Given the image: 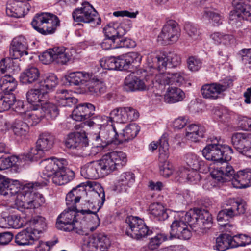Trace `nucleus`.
<instances>
[{
	"instance_id": "f257e3e1",
	"label": "nucleus",
	"mask_w": 251,
	"mask_h": 251,
	"mask_svg": "<svg viewBox=\"0 0 251 251\" xmlns=\"http://www.w3.org/2000/svg\"><path fill=\"white\" fill-rule=\"evenodd\" d=\"M46 185L44 182L29 183L20 191L19 184L17 180L12 181L0 175V194L4 196H12L17 194L15 205L17 209L23 212L25 209H34L45 202L43 195L34 190Z\"/></svg>"
},
{
	"instance_id": "f03ea898",
	"label": "nucleus",
	"mask_w": 251,
	"mask_h": 251,
	"mask_svg": "<svg viewBox=\"0 0 251 251\" xmlns=\"http://www.w3.org/2000/svg\"><path fill=\"white\" fill-rule=\"evenodd\" d=\"M191 213L182 211L176 213L170 226L169 238L188 240L192 235L191 226H195L191 217Z\"/></svg>"
},
{
	"instance_id": "7ed1b4c3",
	"label": "nucleus",
	"mask_w": 251,
	"mask_h": 251,
	"mask_svg": "<svg viewBox=\"0 0 251 251\" xmlns=\"http://www.w3.org/2000/svg\"><path fill=\"white\" fill-rule=\"evenodd\" d=\"M33 28L43 35L53 34L60 25V21L55 14L48 12L37 13L31 23Z\"/></svg>"
},
{
	"instance_id": "20e7f679",
	"label": "nucleus",
	"mask_w": 251,
	"mask_h": 251,
	"mask_svg": "<svg viewBox=\"0 0 251 251\" xmlns=\"http://www.w3.org/2000/svg\"><path fill=\"white\" fill-rule=\"evenodd\" d=\"M202 152L203 156L207 160L222 162L231 160L233 150L227 145L213 143L206 146Z\"/></svg>"
},
{
	"instance_id": "39448f33",
	"label": "nucleus",
	"mask_w": 251,
	"mask_h": 251,
	"mask_svg": "<svg viewBox=\"0 0 251 251\" xmlns=\"http://www.w3.org/2000/svg\"><path fill=\"white\" fill-rule=\"evenodd\" d=\"M126 160V155L125 152L115 151L105 153L97 161L100 166L102 173L105 176L124 166Z\"/></svg>"
},
{
	"instance_id": "423d86ee",
	"label": "nucleus",
	"mask_w": 251,
	"mask_h": 251,
	"mask_svg": "<svg viewBox=\"0 0 251 251\" xmlns=\"http://www.w3.org/2000/svg\"><path fill=\"white\" fill-rule=\"evenodd\" d=\"M185 78L183 72L176 73H164L156 74L152 80V87L155 88L158 92L155 94L156 96H161L162 92L164 90L166 86L175 84L180 85L182 84Z\"/></svg>"
},
{
	"instance_id": "0eeeda50",
	"label": "nucleus",
	"mask_w": 251,
	"mask_h": 251,
	"mask_svg": "<svg viewBox=\"0 0 251 251\" xmlns=\"http://www.w3.org/2000/svg\"><path fill=\"white\" fill-rule=\"evenodd\" d=\"M54 138L49 133L41 134L36 142V148H31L30 151L24 154L23 159L25 161H35L41 158L44 151L51 149L54 144Z\"/></svg>"
},
{
	"instance_id": "6e6552de",
	"label": "nucleus",
	"mask_w": 251,
	"mask_h": 251,
	"mask_svg": "<svg viewBox=\"0 0 251 251\" xmlns=\"http://www.w3.org/2000/svg\"><path fill=\"white\" fill-rule=\"evenodd\" d=\"M126 234L133 239L140 240L152 234L151 229L138 217L129 216L125 221Z\"/></svg>"
},
{
	"instance_id": "1a4fd4ad",
	"label": "nucleus",
	"mask_w": 251,
	"mask_h": 251,
	"mask_svg": "<svg viewBox=\"0 0 251 251\" xmlns=\"http://www.w3.org/2000/svg\"><path fill=\"white\" fill-rule=\"evenodd\" d=\"M227 208L220 211L217 215V221L221 226H226L229 218H232L239 215L244 214L246 211V204L244 201L239 199H229L226 202Z\"/></svg>"
},
{
	"instance_id": "9d476101",
	"label": "nucleus",
	"mask_w": 251,
	"mask_h": 251,
	"mask_svg": "<svg viewBox=\"0 0 251 251\" xmlns=\"http://www.w3.org/2000/svg\"><path fill=\"white\" fill-rule=\"evenodd\" d=\"M150 68H158L159 70L168 68H175L180 65L181 58L179 54L175 52H169L167 54L150 55L147 58Z\"/></svg>"
},
{
	"instance_id": "9b49d317",
	"label": "nucleus",
	"mask_w": 251,
	"mask_h": 251,
	"mask_svg": "<svg viewBox=\"0 0 251 251\" xmlns=\"http://www.w3.org/2000/svg\"><path fill=\"white\" fill-rule=\"evenodd\" d=\"M74 20L76 22L93 23L95 25L100 24V18L98 12L88 2L82 4L80 8H76L72 13Z\"/></svg>"
},
{
	"instance_id": "f8f14e48",
	"label": "nucleus",
	"mask_w": 251,
	"mask_h": 251,
	"mask_svg": "<svg viewBox=\"0 0 251 251\" xmlns=\"http://www.w3.org/2000/svg\"><path fill=\"white\" fill-rule=\"evenodd\" d=\"M77 209L69 208L64 210L58 217L56 223V227L61 230L66 232L75 231L78 232L75 227L77 222L78 213L81 212Z\"/></svg>"
},
{
	"instance_id": "ddd939ff",
	"label": "nucleus",
	"mask_w": 251,
	"mask_h": 251,
	"mask_svg": "<svg viewBox=\"0 0 251 251\" xmlns=\"http://www.w3.org/2000/svg\"><path fill=\"white\" fill-rule=\"evenodd\" d=\"M90 199L86 200L83 204L86 209L80 210L81 214H96L103 206L105 201V193L102 187L99 186L98 190H93L90 193Z\"/></svg>"
},
{
	"instance_id": "4468645a",
	"label": "nucleus",
	"mask_w": 251,
	"mask_h": 251,
	"mask_svg": "<svg viewBox=\"0 0 251 251\" xmlns=\"http://www.w3.org/2000/svg\"><path fill=\"white\" fill-rule=\"evenodd\" d=\"M110 245L106 235L99 234L96 236L84 237L81 245L82 251H105Z\"/></svg>"
},
{
	"instance_id": "2eb2a0df",
	"label": "nucleus",
	"mask_w": 251,
	"mask_h": 251,
	"mask_svg": "<svg viewBox=\"0 0 251 251\" xmlns=\"http://www.w3.org/2000/svg\"><path fill=\"white\" fill-rule=\"evenodd\" d=\"M232 85V81L230 79H226L220 82L207 83L202 86L201 93L205 99L216 100L219 97L220 94Z\"/></svg>"
},
{
	"instance_id": "dca6fc26",
	"label": "nucleus",
	"mask_w": 251,
	"mask_h": 251,
	"mask_svg": "<svg viewBox=\"0 0 251 251\" xmlns=\"http://www.w3.org/2000/svg\"><path fill=\"white\" fill-rule=\"evenodd\" d=\"M139 116L138 111L132 107H119L110 112L109 119V122H116L121 126V124L136 120Z\"/></svg>"
},
{
	"instance_id": "f3484780",
	"label": "nucleus",
	"mask_w": 251,
	"mask_h": 251,
	"mask_svg": "<svg viewBox=\"0 0 251 251\" xmlns=\"http://www.w3.org/2000/svg\"><path fill=\"white\" fill-rule=\"evenodd\" d=\"M245 19L251 22V6L244 3H239L229 15V23L233 25L239 27L242 21Z\"/></svg>"
},
{
	"instance_id": "a211bd4d",
	"label": "nucleus",
	"mask_w": 251,
	"mask_h": 251,
	"mask_svg": "<svg viewBox=\"0 0 251 251\" xmlns=\"http://www.w3.org/2000/svg\"><path fill=\"white\" fill-rule=\"evenodd\" d=\"M231 142L233 147L239 152L251 158V133H234L232 136Z\"/></svg>"
},
{
	"instance_id": "6ab92c4d",
	"label": "nucleus",
	"mask_w": 251,
	"mask_h": 251,
	"mask_svg": "<svg viewBox=\"0 0 251 251\" xmlns=\"http://www.w3.org/2000/svg\"><path fill=\"white\" fill-rule=\"evenodd\" d=\"M180 33L177 23L174 20H170L164 25L158 38L166 42H176L179 38Z\"/></svg>"
},
{
	"instance_id": "aec40b11",
	"label": "nucleus",
	"mask_w": 251,
	"mask_h": 251,
	"mask_svg": "<svg viewBox=\"0 0 251 251\" xmlns=\"http://www.w3.org/2000/svg\"><path fill=\"white\" fill-rule=\"evenodd\" d=\"M135 176L131 172L122 173L112 187V190L116 193L126 192L135 182Z\"/></svg>"
},
{
	"instance_id": "412c9836",
	"label": "nucleus",
	"mask_w": 251,
	"mask_h": 251,
	"mask_svg": "<svg viewBox=\"0 0 251 251\" xmlns=\"http://www.w3.org/2000/svg\"><path fill=\"white\" fill-rule=\"evenodd\" d=\"M227 162V161H226ZM235 171L232 166L225 162L221 167H217L211 173V177L218 182H225L228 181L232 182Z\"/></svg>"
},
{
	"instance_id": "4be33fe9",
	"label": "nucleus",
	"mask_w": 251,
	"mask_h": 251,
	"mask_svg": "<svg viewBox=\"0 0 251 251\" xmlns=\"http://www.w3.org/2000/svg\"><path fill=\"white\" fill-rule=\"evenodd\" d=\"M28 3H25L20 0H12L8 2L6 5V13L9 17L20 18L27 14L29 9Z\"/></svg>"
},
{
	"instance_id": "5701e85b",
	"label": "nucleus",
	"mask_w": 251,
	"mask_h": 251,
	"mask_svg": "<svg viewBox=\"0 0 251 251\" xmlns=\"http://www.w3.org/2000/svg\"><path fill=\"white\" fill-rule=\"evenodd\" d=\"M150 87L134 74H130L125 79L124 89L127 92L146 91L149 90Z\"/></svg>"
},
{
	"instance_id": "b1692460",
	"label": "nucleus",
	"mask_w": 251,
	"mask_h": 251,
	"mask_svg": "<svg viewBox=\"0 0 251 251\" xmlns=\"http://www.w3.org/2000/svg\"><path fill=\"white\" fill-rule=\"evenodd\" d=\"M188 212L191 213L192 220L195 222V225L197 224L208 229L212 226V217L207 210L195 209Z\"/></svg>"
},
{
	"instance_id": "393cba45",
	"label": "nucleus",
	"mask_w": 251,
	"mask_h": 251,
	"mask_svg": "<svg viewBox=\"0 0 251 251\" xmlns=\"http://www.w3.org/2000/svg\"><path fill=\"white\" fill-rule=\"evenodd\" d=\"M88 139L84 133H71L68 135L65 145L68 148L79 149L88 145Z\"/></svg>"
},
{
	"instance_id": "a878e982",
	"label": "nucleus",
	"mask_w": 251,
	"mask_h": 251,
	"mask_svg": "<svg viewBox=\"0 0 251 251\" xmlns=\"http://www.w3.org/2000/svg\"><path fill=\"white\" fill-rule=\"evenodd\" d=\"M28 44L26 39L22 36L14 38L12 41L10 46V53H13L15 59L23 56L24 54L27 55Z\"/></svg>"
},
{
	"instance_id": "bb28decb",
	"label": "nucleus",
	"mask_w": 251,
	"mask_h": 251,
	"mask_svg": "<svg viewBox=\"0 0 251 251\" xmlns=\"http://www.w3.org/2000/svg\"><path fill=\"white\" fill-rule=\"evenodd\" d=\"M141 60V58L139 54L135 52L118 56L117 57V69L126 70L130 68L131 66L139 63Z\"/></svg>"
},
{
	"instance_id": "cd10ccee",
	"label": "nucleus",
	"mask_w": 251,
	"mask_h": 251,
	"mask_svg": "<svg viewBox=\"0 0 251 251\" xmlns=\"http://www.w3.org/2000/svg\"><path fill=\"white\" fill-rule=\"evenodd\" d=\"M95 111V106L91 103L79 104L72 112V118L76 121H82L90 118Z\"/></svg>"
},
{
	"instance_id": "c85d7f7f",
	"label": "nucleus",
	"mask_w": 251,
	"mask_h": 251,
	"mask_svg": "<svg viewBox=\"0 0 251 251\" xmlns=\"http://www.w3.org/2000/svg\"><path fill=\"white\" fill-rule=\"evenodd\" d=\"M232 185L236 188H244L251 186V169L246 168L237 172L233 177Z\"/></svg>"
},
{
	"instance_id": "c756f323",
	"label": "nucleus",
	"mask_w": 251,
	"mask_h": 251,
	"mask_svg": "<svg viewBox=\"0 0 251 251\" xmlns=\"http://www.w3.org/2000/svg\"><path fill=\"white\" fill-rule=\"evenodd\" d=\"M197 171L198 170L181 168L175 174L176 176L175 181H179L185 179L191 184H197L201 179L200 175Z\"/></svg>"
},
{
	"instance_id": "7c9ffc66",
	"label": "nucleus",
	"mask_w": 251,
	"mask_h": 251,
	"mask_svg": "<svg viewBox=\"0 0 251 251\" xmlns=\"http://www.w3.org/2000/svg\"><path fill=\"white\" fill-rule=\"evenodd\" d=\"M81 174L85 178L90 179H96L105 176L98 161H92L86 165L81 169Z\"/></svg>"
},
{
	"instance_id": "2f4dec72",
	"label": "nucleus",
	"mask_w": 251,
	"mask_h": 251,
	"mask_svg": "<svg viewBox=\"0 0 251 251\" xmlns=\"http://www.w3.org/2000/svg\"><path fill=\"white\" fill-rule=\"evenodd\" d=\"M75 174L74 171L64 167V165L52 176V182L57 185L67 184L72 181L75 177Z\"/></svg>"
},
{
	"instance_id": "473e14b6",
	"label": "nucleus",
	"mask_w": 251,
	"mask_h": 251,
	"mask_svg": "<svg viewBox=\"0 0 251 251\" xmlns=\"http://www.w3.org/2000/svg\"><path fill=\"white\" fill-rule=\"evenodd\" d=\"M38 238L33 230L28 227L16 235L15 242L20 246L30 245L33 244Z\"/></svg>"
},
{
	"instance_id": "72a5a7b5",
	"label": "nucleus",
	"mask_w": 251,
	"mask_h": 251,
	"mask_svg": "<svg viewBox=\"0 0 251 251\" xmlns=\"http://www.w3.org/2000/svg\"><path fill=\"white\" fill-rule=\"evenodd\" d=\"M92 77V74L82 71L69 73L66 76V79L70 85H81L88 82Z\"/></svg>"
},
{
	"instance_id": "f704fd0d",
	"label": "nucleus",
	"mask_w": 251,
	"mask_h": 251,
	"mask_svg": "<svg viewBox=\"0 0 251 251\" xmlns=\"http://www.w3.org/2000/svg\"><path fill=\"white\" fill-rule=\"evenodd\" d=\"M121 131L119 132L118 138L119 144L128 141L134 138L140 131L139 126L136 124H131L125 128L119 126Z\"/></svg>"
},
{
	"instance_id": "c9c22d12",
	"label": "nucleus",
	"mask_w": 251,
	"mask_h": 251,
	"mask_svg": "<svg viewBox=\"0 0 251 251\" xmlns=\"http://www.w3.org/2000/svg\"><path fill=\"white\" fill-rule=\"evenodd\" d=\"M40 77V72L35 66H29L21 73L20 79L22 83L32 84L37 82Z\"/></svg>"
},
{
	"instance_id": "e433bc0d",
	"label": "nucleus",
	"mask_w": 251,
	"mask_h": 251,
	"mask_svg": "<svg viewBox=\"0 0 251 251\" xmlns=\"http://www.w3.org/2000/svg\"><path fill=\"white\" fill-rule=\"evenodd\" d=\"M66 162L65 160L56 158L45 159L43 162L45 166L43 174L49 177L52 176L63 165L65 164Z\"/></svg>"
},
{
	"instance_id": "4c0bfd02",
	"label": "nucleus",
	"mask_w": 251,
	"mask_h": 251,
	"mask_svg": "<svg viewBox=\"0 0 251 251\" xmlns=\"http://www.w3.org/2000/svg\"><path fill=\"white\" fill-rule=\"evenodd\" d=\"M205 129L203 126L191 124L186 129V137L193 142H199L201 139L204 137Z\"/></svg>"
},
{
	"instance_id": "58836bf2",
	"label": "nucleus",
	"mask_w": 251,
	"mask_h": 251,
	"mask_svg": "<svg viewBox=\"0 0 251 251\" xmlns=\"http://www.w3.org/2000/svg\"><path fill=\"white\" fill-rule=\"evenodd\" d=\"M11 128L17 140L25 139L29 132V126L25 122L16 119L12 125Z\"/></svg>"
},
{
	"instance_id": "ea45409f",
	"label": "nucleus",
	"mask_w": 251,
	"mask_h": 251,
	"mask_svg": "<svg viewBox=\"0 0 251 251\" xmlns=\"http://www.w3.org/2000/svg\"><path fill=\"white\" fill-rule=\"evenodd\" d=\"M120 125L119 124H113L111 125V129H101L99 132V134L101 135L102 138H105L110 145L114 144L115 145L119 144L118 141V133L121 131V129L119 128Z\"/></svg>"
},
{
	"instance_id": "a19ab883",
	"label": "nucleus",
	"mask_w": 251,
	"mask_h": 251,
	"mask_svg": "<svg viewBox=\"0 0 251 251\" xmlns=\"http://www.w3.org/2000/svg\"><path fill=\"white\" fill-rule=\"evenodd\" d=\"M88 82L87 92L89 94L99 96L106 92V87L103 82L92 75Z\"/></svg>"
},
{
	"instance_id": "79ce46f5",
	"label": "nucleus",
	"mask_w": 251,
	"mask_h": 251,
	"mask_svg": "<svg viewBox=\"0 0 251 251\" xmlns=\"http://www.w3.org/2000/svg\"><path fill=\"white\" fill-rule=\"evenodd\" d=\"M55 99L58 104L63 107H72L77 102V100L72 97L68 91L65 89L58 90Z\"/></svg>"
},
{
	"instance_id": "37998d69",
	"label": "nucleus",
	"mask_w": 251,
	"mask_h": 251,
	"mask_svg": "<svg viewBox=\"0 0 251 251\" xmlns=\"http://www.w3.org/2000/svg\"><path fill=\"white\" fill-rule=\"evenodd\" d=\"M46 95V92L41 90L37 85V88L31 89L26 94L27 101L31 104L35 105L37 107H40V103L43 101V98Z\"/></svg>"
},
{
	"instance_id": "c03bdc74",
	"label": "nucleus",
	"mask_w": 251,
	"mask_h": 251,
	"mask_svg": "<svg viewBox=\"0 0 251 251\" xmlns=\"http://www.w3.org/2000/svg\"><path fill=\"white\" fill-rule=\"evenodd\" d=\"M184 97V92L176 87H170L167 88L164 99L167 103H174L181 101Z\"/></svg>"
},
{
	"instance_id": "a18cd8bd",
	"label": "nucleus",
	"mask_w": 251,
	"mask_h": 251,
	"mask_svg": "<svg viewBox=\"0 0 251 251\" xmlns=\"http://www.w3.org/2000/svg\"><path fill=\"white\" fill-rule=\"evenodd\" d=\"M43 113L39 107L33 108L32 109L27 111L23 117L24 120L26 122L27 125L34 126L38 124L44 118Z\"/></svg>"
},
{
	"instance_id": "49530a36",
	"label": "nucleus",
	"mask_w": 251,
	"mask_h": 251,
	"mask_svg": "<svg viewBox=\"0 0 251 251\" xmlns=\"http://www.w3.org/2000/svg\"><path fill=\"white\" fill-rule=\"evenodd\" d=\"M58 78L56 75L52 73L46 75L43 79L40 80L38 85L41 90L46 92L47 94L49 91L52 90L58 84Z\"/></svg>"
},
{
	"instance_id": "de8ad7c7",
	"label": "nucleus",
	"mask_w": 251,
	"mask_h": 251,
	"mask_svg": "<svg viewBox=\"0 0 251 251\" xmlns=\"http://www.w3.org/2000/svg\"><path fill=\"white\" fill-rule=\"evenodd\" d=\"M84 193L83 190L79 189V187L73 188L66 195V205L69 208L76 209V203L79 202L81 195Z\"/></svg>"
},
{
	"instance_id": "09e8293b",
	"label": "nucleus",
	"mask_w": 251,
	"mask_h": 251,
	"mask_svg": "<svg viewBox=\"0 0 251 251\" xmlns=\"http://www.w3.org/2000/svg\"><path fill=\"white\" fill-rule=\"evenodd\" d=\"M150 213L158 221H164L168 218L167 209L160 203H153L149 207Z\"/></svg>"
},
{
	"instance_id": "8fccbe9b",
	"label": "nucleus",
	"mask_w": 251,
	"mask_h": 251,
	"mask_svg": "<svg viewBox=\"0 0 251 251\" xmlns=\"http://www.w3.org/2000/svg\"><path fill=\"white\" fill-rule=\"evenodd\" d=\"M39 108L44 115V118H46L48 120L55 119L59 114L57 106L50 102L41 103Z\"/></svg>"
},
{
	"instance_id": "3c124183",
	"label": "nucleus",
	"mask_w": 251,
	"mask_h": 251,
	"mask_svg": "<svg viewBox=\"0 0 251 251\" xmlns=\"http://www.w3.org/2000/svg\"><path fill=\"white\" fill-rule=\"evenodd\" d=\"M186 162L191 169L198 170L200 172L208 170V166H205L204 162L200 160L196 155L188 154L186 156Z\"/></svg>"
},
{
	"instance_id": "603ef678",
	"label": "nucleus",
	"mask_w": 251,
	"mask_h": 251,
	"mask_svg": "<svg viewBox=\"0 0 251 251\" xmlns=\"http://www.w3.org/2000/svg\"><path fill=\"white\" fill-rule=\"evenodd\" d=\"M232 236L228 234H223L217 238L216 245L213 246L214 250L225 251L233 248L231 246Z\"/></svg>"
},
{
	"instance_id": "864d4df0",
	"label": "nucleus",
	"mask_w": 251,
	"mask_h": 251,
	"mask_svg": "<svg viewBox=\"0 0 251 251\" xmlns=\"http://www.w3.org/2000/svg\"><path fill=\"white\" fill-rule=\"evenodd\" d=\"M50 50L55 63L65 64L69 60L70 56L64 47H55Z\"/></svg>"
},
{
	"instance_id": "5fc2aeb1",
	"label": "nucleus",
	"mask_w": 251,
	"mask_h": 251,
	"mask_svg": "<svg viewBox=\"0 0 251 251\" xmlns=\"http://www.w3.org/2000/svg\"><path fill=\"white\" fill-rule=\"evenodd\" d=\"M0 86L2 90L9 93L14 91L17 88V82L10 75H6L0 79Z\"/></svg>"
},
{
	"instance_id": "6e6d98bb",
	"label": "nucleus",
	"mask_w": 251,
	"mask_h": 251,
	"mask_svg": "<svg viewBox=\"0 0 251 251\" xmlns=\"http://www.w3.org/2000/svg\"><path fill=\"white\" fill-rule=\"evenodd\" d=\"M31 228L33 231L37 235H39L45 230L46 226L45 219L40 216H36L33 217L30 221Z\"/></svg>"
},
{
	"instance_id": "4d7b16f0",
	"label": "nucleus",
	"mask_w": 251,
	"mask_h": 251,
	"mask_svg": "<svg viewBox=\"0 0 251 251\" xmlns=\"http://www.w3.org/2000/svg\"><path fill=\"white\" fill-rule=\"evenodd\" d=\"M123 30L119 27V24H109L104 28L103 31L106 37L116 39L122 37Z\"/></svg>"
},
{
	"instance_id": "13d9d810",
	"label": "nucleus",
	"mask_w": 251,
	"mask_h": 251,
	"mask_svg": "<svg viewBox=\"0 0 251 251\" xmlns=\"http://www.w3.org/2000/svg\"><path fill=\"white\" fill-rule=\"evenodd\" d=\"M211 39L216 45H228L234 41L233 36L230 34L216 32L210 35Z\"/></svg>"
},
{
	"instance_id": "bf43d9fd",
	"label": "nucleus",
	"mask_w": 251,
	"mask_h": 251,
	"mask_svg": "<svg viewBox=\"0 0 251 251\" xmlns=\"http://www.w3.org/2000/svg\"><path fill=\"white\" fill-rule=\"evenodd\" d=\"M15 101V96L13 94L0 95V112L11 108Z\"/></svg>"
},
{
	"instance_id": "052dcab7",
	"label": "nucleus",
	"mask_w": 251,
	"mask_h": 251,
	"mask_svg": "<svg viewBox=\"0 0 251 251\" xmlns=\"http://www.w3.org/2000/svg\"><path fill=\"white\" fill-rule=\"evenodd\" d=\"M186 33L193 40L200 38L201 32L197 25L190 22L186 23L184 25Z\"/></svg>"
},
{
	"instance_id": "680f3d73",
	"label": "nucleus",
	"mask_w": 251,
	"mask_h": 251,
	"mask_svg": "<svg viewBox=\"0 0 251 251\" xmlns=\"http://www.w3.org/2000/svg\"><path fill=\"white\" fill-rule=\"evenodd\" d=\"M251 242V238L244 234H239L232 236L231 246L233 248L245 246Z\"/></svg>"
},
{
	"instance_id": "e2e57ef3",
	"label": "nucleus",
	"mask_w": 251,
	"mask_h": 251,
	"mask_svg": "<svg viewBox=\"0 0 251 251\" xmlns=\"http://www.w3.org/2000/svg\"><path fill=\"white\" fill-rule=\"evenodd\" d=\"M18 160V158L14 156H7L6 157L0 158V170L7 169L14 164H15Z\"/></svg>"
},
{
	"instance_id": "0e129e2a",
	"label": "nucleus",
	"mask_w": 251,
	"mask_h": 251,
	"mask_svg": "<svg viewBox=\"0 0 251 251\" xmlns=\"http://www.w3.org/2000/svg\"><path fill=\"white\" fill-rule=\"evenodd\" d=\"M100 65L104 69L117 70V57H110L100 60Z\"/></svg>"
},
{
	"instance_id": "69168bd1",
	"label": "nucleus",
	"mask_w": 251,
	"mask_h": 251,
	"mask_svg": "<svg viewBox=\"0 0 251 251\" xmlns=\"http://www.w3.org/2000/svg\"><path fill=\"white\" fill-rule=\"evenodd\" d=\"M176 172V171L174 173L173 165L168 161L165 162L160 168V174L164 177H169L171 175H173L175 179L176 176L175 174Z\"/></svg>"
},
{
	"instance_id": "338daca9",
	"label": "nucleus",
	"mask_w": 251,
	"mask_h": 251,
	"mask_svg": "<svg viewBox=\"0 0 251 251\" xmlns=\"http://www.w3.org/2000/svg\"><path fill=\"white\" fill-rule=\"evenodd\" d=\"M167 240V235L162 233H158L155 236L150 239L149 247L152 250L156 249L163 241Z\"/></svg>"
},
{
	"instance_id": "774afa93",
	"label": "nucleus",
	"mask_w": 251,
	"mask_h": 251,
	"mask_svg": "<svg viewBox=\"0 0 251 251\" xmlns=\"http://www.w3.org/2000/svg\"><path fill=\"white\" fill-rule=\"evenodd\" d=\"M8 222L9 228H19L24 225L23 220L18 215H11L8 216Z\"/></svg>"
}]
</instances>
